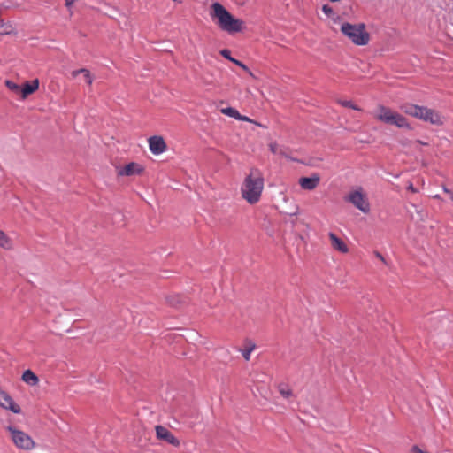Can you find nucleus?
Masks as SVG:
<instances>
[{"label": "nucleus", "mask_w": 453, "mask_h": 453, "mask_svg": "<svg viewBox=\"0 0 453 453\" xmlns=\"http://www.w3.org/2000/svg\"><path fill=\"white\" fill-rule=\"evenodd\" d=\"M265 180L263 173L257 168H251L241 186L242 197L250 204L260 201L264 189Z\"/></svg>", "instance_id": "nucleus-1"}, {"label": "nucleus", "mask_w": 453, "mask_h": 453, "mask_svg": "<svg viewBox=\"0 0 453 453\" xmlns=\"http://www.w3.org/2000/svg\"><path fill=\"white\" fill-rule=\"evenodd\" d=\"M210 17L222 31L228 34L241 32L244 27V22L242 19L234 18L218 2L211 5Z\"/></svg>", "instance_id": "nucleus-2"}, {"label": "nucleus", "mask_w": 453, "mask_h": 453, "mask_svg": "<svg viewBox=\"0 0 453 453\" xmlns=\"http://www.w3.org/2000/svg\"><path fill=\"white\" fill-rule=\"evenodd\" d=\"M400 109L405 114L434 126H442L445 122V118L441 112L426 106L406 103L402 104Z\"/></svg>", "instance_id": "nucleus-3"}, {"label": "nucleus", "mask_w": 453, "mask_h": 453, "mask_svg": "<svg viewBox=\"0 0 453 453\" xmlns=\"http://www.w3.org/2000/svg\"><path fill=\"white\" fill-rule=\"evenodd\" d=\"M375 118L385 124L394 125L399 128L412 129L408 119L403 115L384 105L378 106Z\"/></svg>", "instance_id": "nucleus-4"}, {"label": "nucleus", "mask_w": 453, "mask_h": 453, "mask_svg": "<svg viewBox=\"0 0 453 453\" xmlns=\"http://www.w3.org/2000/svg\"><path fill=\"white\" fill-rule=\"evenodd\" d=\"M341 31L356 45L364 46L369 42L370 35L366 32L365 26L363 23L350 24L344 22L341 26Z\"/></svg>", "instance_id": "nucleus-5"}, {"label": "nucleus", "mask_w": 453, "mask_h": 453, "mask_svg": "<svg viewBox=\"0 0 453 453\" xmlns=\"http://www.w3.org/2000/svg\"><path fill=\"white\" fill-rule=\"evenodd\" d=\"M7 430L10 432L12 441L17 448L25 450H30L34 448L35 441L27 434L11 426L7 427Z\"/></svg>", "instance_id": "nucleus-6"}, {"label": "nucleus", "mask_w": 453, "mask_h": 453, "mask_svg": "<svg viewBox=\"0 0 453 453\" xmlns=\"http://www.w3.org/2000/svg\"><path fill=\"white\" fill-rule=\"evenodd\" d=\"M345 200L364 213H368L370 211V203L365 194L363 192L362 188H357V189L349 192L345 197Z\"/></svg>", "instance_id": "nucleus-7"}, {"label": "nucleus", "mask_w": 453, "mask_h": 453, "mask_svg": "<svg viewBox=\"0 0 453 453\" xmlns=\"http://www.w3.org/2000/svg\"><path fill=\"white\" fill-rule=\"evenodd\" d=\"M0 407L9 410L13 413L19 414L21 412L19 405L15 403L12 396L0 387Z\"/></svg>", "instance_id": "nucleus-8"}, {"label": "nucleus", "mask_w": 453, "mask_h": 453, "mask_svg": "<svg viewBox=\"0 0 453 453\" xmlns=\"http://www.w3.org/2000/svg\"><path fill=\"white\" fill-rule=\"evenodd\" d=\"M155 430L157 439L174 447H179L180 445V441L166 427L163 426H157Z\"/></svg>", "instance_id": "nucleus-9"}, {"label": "nucleus", "mask_w": 453, "mask_h": 453, "mask_svg": "<svg viewBox=\"0 0 453 453\" xmlns=\"http://www.w3.org/2000/svg\"><path fill=\"white\" fill-rule=\"evenodd\" d=\"M150 150L154 155H160L166 150V143L162 136L154 135L148 140Z\"/></svg>", "instance_id": "nucleus-10"}, {"label": "nucleus", "mask_w": 453, "mask_h": 453, "mask_svg": "<svg viewBox=\"0 0 453 453\" xmlns=\"http://www.w3.org/2000/svg\"><path fill=\"white\" fill-rule=\"evenodd\" d=\"M143 171L141 165L132 162L120 168L118 172L119 175L121 176H132L140 174Z\"/></svg>", "instance_id": "nucleus-11"}, {"label": "nucleus", "mask_w": 453, "mask_h": 453, "mask_svg": "<svg viewBox=\"0 0 453 453\" xmlns=\"http://www.w3.org/2000/svg\"><path fill=\"white\" fill-rule=\"evenodd\" d=\"M319 180L320 179L318 175H313L311 177H302L299 180V184L301 188L305 190H313L319 185Z\"/></svg>", "instance_id": "nucleus-12"}, {"label": "nucleus", "mask_w": 453, "mask_h": 453, "mask_svg": "<svg viewBox=\"0 0 453 453\" xmlns=\"http://www.w3.org/2000/svg\"><path fill=\"white\" fill-rule=\"evenodd\" d=\"M328 237L330 239L331 245L334 250L342 253H347L349 251L347 244L342 239H340L335 234L330 232L328 234Z\"/></svg>", "instance_id": "nucleus-13"}, {"label": "nucleus", "mask_w": 453, "mask_h": 453, "mask_svg": "<svg viewBox=\"0 0 453 453\" xmlns=\"http://www.w3.org/2000/svg\"><path fill=\"white\" fill-rule=\"evenodd\" d=\"M39 88V81L35 79L31 82L27 81L20 88V94L22 98H26L27 96L35 92Z\"/></svg>", "instance_id": "nucleus-14"}, {"label": "nucleus", "mask_w": 453, "mask_h": 453, "mask_svg": "<svg viewBox=\"0 0 453 453\" xmlns=\"http://www.w3.org/2000/svg\"><path fill=\"white\" fill-rule=\"evenodd\" d=\"M255 349L256 343L250 339H246L244 341V348L240 349V351L242 352L243 358L246 361H249L250 359L251 353L255 350Z\"/></svg>", "instance_id": "nucleus-15"}, {"label": "nucleus", "mask_w": 453, "mask_h": 453, "mask_svg": "<svg viewBox=\"0 0 453 453\" xmlns=\"http://www.w3.org/2000/svg\"><path fill=\"white\" fill-rule=\"evenodd\" d=\"M220 111L228 116V117H231V118H234L237 120H245V121H249V118L248 117H245V116H242L239 113V111L233 108V107H226V108H222L220 110Z\"/></svg>", "instance_id": "nucleus-16"}, {"label": "nucleus", "mask_w": 453, "mask_h": 453, "mask_svg": "<svg viewBox=\"0 0 453 453\" xmlns=\"http://www.w3.org/2000/svg\"><path fill=\"white\" fill-rule=\"evenodd\" d=\"M22 380L29 386H35L39 382V379L31 370H26L22 374Z\"/></svg>", "instance_id": "nucleus-17"}, {"label": "nucleus", "mask_w": 453, "mask_h": 453, "mask_svg": "<svg viewBox=\"0 0 453 453\" xmlns=\"http://www.w3.org/2000/svg\"><path fill=\"white\" fill-rule=\"evenodd\" d=\"M80 73H82L83 76H84V80L88 84V85H91L92 82H93V77L90 73V72L86 69V68H81V69H79V70H74L72 72V76L73 77H76L78 76Z\"/></svg>", "instance_id": "nucleus-18"}, {"label": "nucleus", "mask_w": 453, "mask_h": 453, "mask_svg": "<svg viewBox=\"0 0 453 453\" xmlns=\"http://www.w3.org/2000/svg\"><path fill=\"white\" fill-rule=\"evenodd\" d=\"M0 247L5 250L12 248V239L3 231L0 230Z\"/></svg>", "instance_id": "nucleus-19"}, {"label": "nucleus", "mask_w": 453, "mask_h": 453, "mask_svg": "<svg viewBox=\"0 0 453 453\" xmlns=\"http://www.w3.org/2000/svg\"><path fill=\"white\" fill-rule=\"evenodd\" d=\"M279 393L284 397V398H289L293 395V391L289 388L288 385L285 383H280L278 386Z\"/></svg>", "instance_id": "nucleus-20"}, {"label": "nucleus", "mask_w": 453, "mask_h": 453, "mask_svg": "<svg viewBox=\"0 0 453 453\" xmlns=\"http://www.w3.org/2000/svg\"><path fill=\"white\" fill-rule=\"evenodd\" d=\"M0 29L2 35H10L12 31V26L10 23L4 22V19H0Z\"/></svg>", "instance_id": "nucleus-21"}, {"label": "nucleus", "mask_w": 453, "mask_h": 453, "mask_svg": "<svg viewBox=\"0 0 453 453\" xmlns=\"http://www.w3.org/2000/svg\"><path fill=\"white\" fill-rule=\"evenodd\" d=\"M339 104L344 107L351 108L356 111H361V109L357 105H356L352 101L341 100L339 101Z\"/></svg>", "instance_id": "nucleus-22"}, {"label": "nucleus", "mask_w": 453, "mask_h": 453, "mask_svg": "<svg viewBox=\"0 0 453 453\" xmlns=\"http://www.w3.org/2000/svg\"><path fill=\"white\" fill-rule=\"evenodd\" d=\"M5 85L12 92L17 93V94L20 93L21 88L18 84L14 83L13 81H6Z\"/></svg>", "instance_id": "nucleus-23"}, {"label": "nucleus", "mask_w": 453, "mask_h": 453, "mask_svg": "<svg viewBox=\"0 0 453 453\" xmlns=\"http://www.w3.org/2000/svg\"><path fill=\"white\" fill-rule=\"evenodd\" d=\"M232 63L235 64L236 65L240 66L242 69L249 73L250 75L252 76L251 71L248 68L246 65H244L242 62L239 61L238 59L234 58L232 59Z\"/></svg>", "instance_id": "nucleus-24"}, {"label": "nucleus", "mask_w": 453, "mask_h": 453, "mask_svg": "<svg viewBox=\"0 0 453 453\" xmlns=\"http://www.w3.org/2000/svg\"><path fill=\"white\" fill-rule=\"evenodd\" d=\"M279 147L280 145L275 142H272L269 143V150L273 154H278Z\"/></svg>", "instance_id": "nucleus-25"}, {"label": "nucleus", "mask_w": 453, "mask_h": 453, "mask_svg": "<svg viewBox=\"0 0 453 453\" xmlns=\"http://www.w3.org/2000/svg\"><path fill=\"white\" fill-rule=\"evenodd\" d=\"M220 55L231 62H232V59H234V58L231 57V52L227 49L221 50Z\"/></svg>", "instance_id": "nucleus-26"}, {"label": "nucleus", "mask_w": 453, "mask_h": 453, "mask_svg": "<svg viewBox=\"0 0 453 453\" xmlns=\"http://www.w3.org/2000/svg\"><path fill=\"white\" fill-rule=\"evenodd\" d=\"M277 155H280V156L287 157V158L289 157V155L288 153V149L283 147V146H280L279 147V150H278V154Z\"/></svg>", "instance_id": "nucleus-27"}, {"label": "nucleus", "mask_w": 453, "mask_h": 453, "mask_svg": "<svg viewBox=\"0 0 453 453\" xmlns=\"http://www.w3.org/2000/svg\"><path fill=\"white\" fill-rule=\"evenodd\" d=\"M411 453H428L426 451H424L423 449H421L417 445H414L411 447Z\"/></svg>", "instance_id": "nucleus-28"}, {"label": "nucleus", "mask_w": 453, "mask_h": 453, "mask_svg": "<svg viewBox=\"0 0 453 453\" xmlns=\"http://www.w3.org/2000/svg\"><path fill=\"white\" fill-rule=\"evenodd\" d=\"M322 11L326 14V15H330L332 12H333V10L330 6L328 5H324L322 7Z\"/></svg>", "instance_id": "nucleus-29"}, {"label": "nucleus", "mask_w": 453, "mask_h": 453, "mask_svg": "<svg viewBox=\"0 0 453 453\" xmlns=\"http://www.w3.org/2000/svg\"><path fill=\"white\" fill-rule=\"evenodd\" d=\"M374 255H375L376 257L380 259L385 265H387L386 259L384 258V257L379 251H375Z\"/></svg>", "instance_id": "nucleus-30"}, {"label": "nucleus", "mask_w": 453, "mask_h": 453, "mask_svg": "<svg viewBox=\"0 0 453 453\" xmlns=\"http://www.w3.org/2000/svg\"><path fill=\"white\" fill-rule=\"evenodd\" d=\"M407 189L412 193H417L418 189L413 186L412 183H409L407 186Z\"/></svg>", "instance_id": "nucleus-31"}, {"label": "nucleus", "mask_w": 453, "mask_h": 453, "mask_svg": "<svg viewBox=\"0 0 453 453\" xmlns=\"http://www.w3.org/2000/svg\"><path fill=\"white\" fill-rule=\"evenodd\" d=\"M74 2L75 0H65V6L70 9Z\"/></svg>", "instance_id": "nucleus-32"}, {"label": "nucleus", "mask_w": 453, "mask_h": 453, "mask_svg": "<svg viewBox=\"0 0 453 453\" xmlns=\"http://www.w3.org/2000/svg\"><path fill=\"white\" fill-rule=\"evenodd\" d=\"M443 191L447 194H449L451 191L448 189L446 187H443Z\"/></svg>", "instance_id": "nucleus-33"}, {"label": "nucleus", "mask_w": 453, "mask_h": 453, "mask_svg": "<svg viewBox=\"0 0 453 453\" xmlns=\"http://www.w3.org/2000/svg\"><path fill=\"white\" fill-rule=\"evenodd\" d=\"M417 142H418V143H420V144H422V145H427V143H426V142H422V141H420V140H418V141H417Z\"/></svg>", "instance_id": "nucleus-34"}, {"label": "nucleus", "mask_w": 453, "mask_h": 453, "mask_svg": "<svg viewBox=\"0 0 453 453\" xmlns=\"http://www.w3.org/2000/svg\"><path fill=\"white\" fill-rule=\"evenodd\" d=\"M449 195L450 196V198L453 200V193L450 192Z\"/></svg>", "instance_id": "nucleus-35"}]
</instances>
